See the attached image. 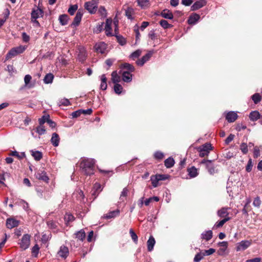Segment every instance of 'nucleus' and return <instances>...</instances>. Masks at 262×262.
<instances>
[{"mask_svg": "<svg viewBox=\"0 0 262 262\" xmlns=\"http://www.w3.org/2000/svg\"><path fill=\"white\" fill-rule=\"evenodd\" d=\"M95 161L93 159H84L80 164V168L85 174L91 175L94 173V166Z\"/></svg>", "mask_w": 262, "mask_h": 262, "instance_id": "nucleus-1", "label": "nucleus"}, {"mask_svg": "<svg viewBox=\"0 0 262 262\" xmlns=\"http://www.w3.org/2000/svg\"><path fill=\"white\" fill-rule=\"evenodd\" d=\"M98 0H92L86 2L84 4L85 8L91 14L95 13L97 9Z\"/></svg>", "mask_w": 262, "mask_h": 262, "instance_id": "nucleus-2", "label": "nucleus"}, {"mask_svg": "<svg viewBox=\"0 0 262 262\" xmlns=\"http://www.w3.org/2000/svg\"><path fill=\"white\" fill-rule=\"evenodd\" d=\"M19 245L23 250L28 249L30 245V235L28 234H24L19 243Z\"/></svg>", "mask_w": 262, "mask_h": 262, "instance_id": "nucleus-3", "label": "nucleus"}, {"mask_svg": "<svg viewBox=\"0 0 262 262\" xmlns=\"http://www.w3.org/2000/svg\"><path fill=\"white\" fill-rule=\"evenodd\" d=\"M43 11L42 10L39 8H37L36 9H34L32 10L31 13V19L33 21V22L36 24L37 26H39V23L37 20H36V19L42 17L43 15Z\"/></svg>", "mask_w": 262, "mask_h": 262, "instance_id": "nucleus-4", "label": "nucleus"}, {"mask_svg": "<svg viewBox=\"0 0 262 262\" xmlns=\"http://www.w3.org/2000/svg\"><path fill=\"white\" fill-rule=\"evenodd\" d=\"M251 245L250 241L244 240L238 243L236 246V251H244Z\"/></svg>", "mask_w": 262, "mask_h": 262, "instance_id": "nucleus-5", "label": "nucleus"}, {"mask_svg": "<svg viewBox=\"0 0 262 262\" xmlns=\"http://www.w3.org/2000/svg\"><path fill=\"white\" fill-rule=\"evenodd\" d=\"M218 245L220 247L217 252L218 255L221 256L225 255L228 247V242L226 241L219 242Z\"/></svg>", "mask_w": 262, "mask_h": 262, "instance_id": "nucleus-6", "label": "nucleus"}, {"mask_svg": "<svg viewBox=\"0 0 262 262\" xmlns=\"http://www.w3.org/2000/svg\"><path fill=\"white\" fill-rule=\"evenodd\" d=\"M35 177L38 180L43 181L45 182H48L49 178L47 175L46 172L42 169L38 170L35 173Z\"/></svg>", "mask_w": 262, "mask_h": 262, "instance_id": "nucleus-7", "label": "nucleus"}, {"mask_svg": "<svg viewBox=\"0 0 262 262\" xmlns=\"http://www.w3.org/2000/svg\"><path fill=\"white\" fill-rule=\"evenodd\" d=\"M69 254V249L65 246H61L60 247L59 250L58 251L57 254L59 256L66 259Z\"/></svg>", "mask_w": 262, "mask_h": 262, "instance_id": "nucleus-8", "label": "nucleus"}, {"mask_svg": "<svg viewBox=\"0 0 262 262\" xmlns=\"http://www.w3.org/2000/svg\"><path fill=\"white\" fill-rule=\"evenodd\" d=\"M107 45L103 42L97 43L95 46V49L97 53L104 54L105 52Z\"/></svg>", "mask_w": 262, "mask_h": 262, "instance_id": "nucleus-9", "label": "nucleus"}, {"mask_svg": "<svg viewBox=\"0 0 262 262\" xmlns=\"http://www.w3.org/2000/svg\"><path fill=\"white\" fill-rule=\"evenodd\" d=\"M112 24V19L111 18H107L105 21V32L107 36H113L114 34L112 32L111 25Z\"/></svg>", "mask_w": 262, "mask_h": 262, "instance_id": "nucleus-10", "label": "nucleus"}, {"mask_svg": "<svg viewBox=\"0 0 262 262\" xmlns=\"http://www.w3.org/2000/svg\"><path fill=\"white\" fill-rule=\"evenodd\" d=\"M206 2L205 0H199L195 2L191 7L192 11H195L205 6Z\"/></svg>", "mask_w": 262, "mask_h": 262, "instance_id": "nucleus-11", "label": "nucleus"}, {"mask_svg": "<svg viewBox=\"0 0 262 262\" xmlns=\"http://www.w3.org/2000/svg\"><path fill=\"white\" fill-rule=\"evenodd\" d=\"M228 207H223L217 211V215L221 218L230 217L229 216Z\"/></svg>", "mask_w": 262, "mask_h": 262, "instance_id": "nucleus-12", "label": "nucleus"}, {"mask_svg": "<svg viewBox=\"0 0 262 262\" xmlns=\"http://www.w3.org/2000/svg\"><path fill=\"white\" fill-rule=\"evenodd\" d=\"M19 222L14 219L9 218L6 221V226L8 228L12 229L17 227L19 225Z\"/></svg>", "mask_w": 262, "mask_h": 262, "instance_id": "nucleus-13", "label": "nucleus"}, {"mask_svg": "<svg viewBox=\"0 0 262 262\" xmlns=\"http://www.w3.org/2000/svg\"><path fill=\"white\" fill-rule=\"evenodd\" d=\"M237 117L235 112L231 111L226 114V119L228 122H233L237 119Z\"/></svg>", "mask_w": 262, "mask_h": 262, "instance_id": "nucleus-14", "label": "nucleus"}, {"mask_svg": "<svg viewBox=\"0 0 262 262\" xmlns=\"http://www.w3.org/2000/svg\"><path fill=\"white\" fill-rule=\"evenodd\" d=\"M152 55V53L149 52L145 55L143 56L141 59H139L136 61L137 64L138 66H142L145 62L148 61Z\"/></svg>", "mask_w": 262, "mask_h": 262, "instance_id": "nucleus-15", "label": "nucleus"}, {"mask_svg": "<svg viewBox=\"0 0 262 262\" xmlns=\"http://www.w3.org/2000/svg\"><path fill=\"white\" fill-rule=\"evenodd\" d=\"M200 15L196 13L192 14L188 19V23L190 25H194L200 19Z\"/></svg>", "mask_w": 262, "mask_h": 262, "instance_id": "nucleus-16", "label": "nucleus"}, {"mask_svg": "<svg viewBox=\"0 0 262 262\" xmlns=\"http://www.w3.org/2000/svg\"><path fill=\"white\" fill-rule=\"evenodd\" d=\"M82 15H83V12L79 10L76 14V16H75V17L74 19L73 22L72 23V25H74V26L78 25L81 20Z\"/></svg>", "mask_w": 262, "mask_h": 262, "instance_id": "nucleus-17", "label": "nucleus"}, {"mask_svg": "<svg viewBox=\"0 0 262 262\" xmlns=\"http://www.w3.org/2000/svg\"><path fill=\"white\" fill-rule=\"evenodd\" d=\"M122 80L125 82H129L132 80V75L128 71H123L122 73Z\"/></svg>", "mask_w": 262, "mask_h": 262, "instance_id": "nucleus-18", "label": "nucleus"}, {"mask_svg": "<svg viewBox=\"0 0 262 262\" xmlns=\"http://www.w3.org/2000/svg\"><path fill=\"white\" fill-rule=\"evenodd\" d=\"M59 137L57 134L54 133L52 134V138L51 139V142L53 146L57 147L59 145Z\"/></svg>", "mask_w": 262, "mask_h": 262, "instance_id": "nucleus-19", "label": "nucleus"}, {"mask_svg": "<svg viewBox=\"0 0 262 262\" xmlns=\"http://www.w3.org/2000/svg\"><path fill=\"white\" fill-rule=\"evenodd\" d=\"M206 167L208 169V172L211 174H213L217 172V170L215 169V167L212 164L211 161H208V162H207Z\"/></svg>", "mask_w": 262, "mask_h": 262, "instance_id": "nucleus-20", "label": "nucleus"}, {"mask_svg": "<svg viewBox=\"0 0 262 262\" xmlns=\"http://www.w3.org/2000/svg\"><path fill=\"white\" fill-rule=\"evenodd\" d=\"M155 243L154 237L152 236H150L147 242V249L149 251H151L153 250Z\"/></svg>", "mask_w": 262, "mask_h": 262, "instance_id": "nucleus-21", "label": "nucleus"}, {"mask_svg": "<svg viewBox=\"0 0 262 262\" xmlns=\"http://www.w3.org/2000/svg\"><path fill=\"white\" fill-rule=\"evenodd\" d=\"M161 16L166 19H171L173 18V14L171 11L167 9H165L162 11L161 14Z\"/></svg>", "mask_w": 262, "mask_h": 262, "instance_id": "nucleus-22", "label": "nucleus"}, {"mask_svg": "<svg viewBox=\"0 0 262 262\" xmlns=\"http://www.w3.org/2000/svg\"><path fill=\"white\" fill-rule=\"evenodd\" d=\"M138 5L143 9L148 8L150 6L149 0H137Z\"/></svg>", "mask_w": 262, "mask_h": 262, "instance_id": "nucleus-23", "label": "nucleus"}, {"mask_svg": "<svg viewBox=\"0 0 262 262\" xmlns=\"http://www.w3.org/2000/svg\"><path fill=\"white\" fill-rule=\"evenodd\" d=\"M260 115L258 111H255L250 113L249 118L252 121H256L260 118Z\"/></svg>", "mask_w": 262, "mask_h": 262, "instance_id": "nucleus-24", "label": "nucleus"}, {"mask_svg": "<svg viewBox=\"0 0 262 262\" xmlns=\"http://www.w3.org/2000/svg\"><path fill=\"white\" fill-rule=\"evenodd\" d=\"M201 236L202 239L208 241L212 237V232L211 230L206 231L202 233Z\"/></svg>", "mask_w": 262, "mask_h": 262, "instance_id": "nucleus-25", "label": "nucleus"}, {"mask_svg": "<svg viewBox=\"0 0 262 262\" xmlns=\"http://www.w3.org/2000/svg\"><path fill=\"white\" fill-rule=\"evenodd\" d=\"M106 77L104 74L101 76V84L100 88L102 90H105L107 89Z\"/></svg>", "mask_w": 262, "mask_h": 262, "instance_id": "nucleus-26", "label": "nucleus"}, {"mask_svg": "<svg viewBox=\"0 0 262 262\" xmlns=\"http://www.w3.org/2000/svg\"><path fill=\"white\" fill-rule=\"evenodd\" d=\"M230 219H231V217L224 218L222 220H221L220 221L216 222L213 226V228H219L222 227L224 225V224L225 223H226L227 222L229 221Z\"/></svg>", "mask_w": 262, "mask_h": 262, "instance_id": "nucleus-27", "label": "nucleus"}, {"mask_svg": "<svg viewBox=\"0 0 262 262\" xmlns=\"http://www.w3.org/2000/svg\"><path fill=\"white\" fill-rule=\"evenodd\" d=\"M120 213V210L119 209H116L115 210L111 211L105 215V217L106 219H111L119 215Z\"/></svg>", "mask_w": 262, "mask_h": 262, "instance_id": "nucleus-28", "label": "nucleus"}, {"mask_svg": "<svg viewBox=\"0 0 262 262\" xmlns=\"http://www.w3.org/2000/svg\"><path fill=\"white\" fill-rule=\"evenodd\" d=\"M262 150V146H254L253 149V157L254 158H257L260 156V151Z\"/></svg>", "mask_w": 262, "mask_h": 262, "instance_id": "nucleus-29", "label": "nucleus"}, {"mask_svg": "<svg viewBox=\"0 0 262 262\" xmlns=\"http://www.w3.org/2000/svg\"><path fill=\"white\" fill-rule=\"evenodd\" d=\"M112 81L115 84L118 83L120 81V77L118 75L117 71H113L112 73Z\"/></svg>", "mask_w": 262, "mask_h": 262, "instance_id": "nucleus-30", "label": "nucleus"}, {"mask_svg": "<svg viewBox=\"0 0 262 262\" xmlns=\"http://www.w3.org/2000/svg\"><path fill=\"white\" fill-rule=\"evenodd\" d=\"M31 155L34 157V159L36 161L40 160L42 157V155L40 151L31 150Z\"/></svg>", "mask_w": 262, "mask_h": 262, "instance_id": "nucleus-31", "label": "nucleus"}, {"mask_svg": "<svg viewBox=\"0 0 262 262\" xmlns=\"http://www.w3.org/2000/svg\"><path fill=\"white\" fill-rule=\"evenodd\" d=\"M134 10L131 7H127L125 10V16L130 19H133V15L134 14Z\"/></svg>", "mask_w": 262, "mask_h": 262, "instance_id": "nucleus-32", "label": "nucleus"}, {"mask_svg": "<svg viewBox=\"0 0 262 262\" xmlns=\"http://www.w3.org/2000/svg\"><path fill=\"white\" fill-rule=\"evenodd\" d=\"M69 20V17L66 14H63L61 15L59 17V20L60 21V23L64 26L68 24Z\"/></svg>", "mask_w": 262, "mask_h": 262, "instance_id": "nucleus-33", "label": "nucleus"}, {"mask_svg": "<svg viewBox=\"0 0 262 262\" xmlns=\"http://www.w3.org/2000/svg\"><path fill=\"white\" fill-rule=\"evenodd\" d=\"M152 185L154 187H157L159 185V180L157 174L152 175L150 177Z\"/></svg>", "mask_w": 262, "mask_h": 262, "instance_id": "nucleus-34", "label": "nucleus"}, {"mask_svg": "<svg viewBox=\"0 0 262 262\" xmlns=\"http://www.w3.org/2000/svg\"><path fill=\"white\" fill-rule=\"evenodd\" d=\"M164 164L167 168H171L174 164V161L172 158H168L164 161Z\"/></svg>", "mask_w": 262, "mask_h": 262, "instance_id": "nucleus-35", "label": "nucleus"}, {"mask_svg": "<svg viewBox=\"0 0 262 262\" xmlns=\"http://www.w3.org/2000/svg\"><path fill=\"white\" fill-rule=\"evenodd\" d=\"M53 78V75L51 73H49L45 76L43 79L44 82L46 84L51 83L52 82Z\"/></svg>", "mask_w": 262, "mask_h": 262, "instance_id": "nucleus-36", "label": "nucleus"}, {"mask_svg": "<svg viewBox=\"0 0 262 262\" xmlns=\"http://www.w3.org/2000/svg\"><path fill=\"white\" fill-rule=\"evenodd\" d=\"M188 172L191 178L195 177L198 175V170L193 166L188 169Z\"/></svg>", "mask_w": 262, "mask_h": 262, "instance_id": "nucleus-37", "label": "nucleus"}, {"mask_svg": "<svg viewBox=\"0 0 262 262\" xmlns=\"http://www.w3.org/2000/svg\"><path fill=\"white\" fill-rule=\"evenodd\" d=\"M198 148L208 153H209L210 151L212 150V146L210 143H206Z\"/></svg>", "mask_w": 262, "mask_h": 262, "instance_id": "nucleus-38", "label": "nucleus"}, {"mask_svg": "<svg viewBox=\"0 0 262 262\" xmlns=\"http://www.w3.org/2000/svg\"><path fill=\"white\" fill-rule=\"evenodd\" d=\"M76 238L80 241H83L85 237V233L84 231L82 230H81L78 231L76 234Z\"/></svg>", "mask_w": 262, "mask_h": 262, "instance_id": "nucleus-39", "label": "nucleus"}, {"mask_svg": "<svg viewBox=\"0 0 262 262\" xmlns=\"http://www.w3.org/2000/svg\"><path fill=\"white\" fill-rule=\"evenodd\" d=\"M64 219L66 224L68 225L69 223L73 222L74 220V217L71 214L66 213V215H64Z\"/></svg>", "mask_w": 262, "mask_h": 262, "instance_id": "nucleus-40", "label": "nucleus"}, {"mask_svg": "<svg viewBox=\"0 0 262 262\" xmlns=\"http://www.w3.org/2000/svg\"><path fill=\"white\" fill-rule=\"evenodd\" d=\"M101 187V186L99 183H96L94 185V187H93L94 192L93 193V194L96 195L97 193H99V192H100L102 190Z\"/></svg>", "mask_w": 262, "mask_h": 262, "instance_id": "nucleus-41", "label": "nucleus"}, {"mask_svg": "<svg viewBox=\"0 0 262 262\" xmlns=\"http://www.w3.org/2000/svg\"><path fill=\"white\" fill-rule=\"evenodd\" d=\"M240 149L243 154H247L248 152V145L246 143H242L240 145Z\"/></svg>", "mask_w": 262, "mask_h": 262, "instance_id": "nucleus-42", "label": "nucleus"}, {"mask_svg": "<svg viewBox=\"0 0 262 262\" xmlns=\"http://www.w3.org/2000/svg\"><path fill=\"white\" fill-rule=\"evenodd\" d=\"M18 54L17 53V52H16V51L15 50V49L14 48L12 49L6 55V59H9L10 58H12L13 57H14L16 55H17Z\"/></svg>", "mask_w": 262, "mask_h": 262, "instance_id": "nucleus-43", "label": "nucleus"}, {"mask_svg": "<svg viewBox=\"0 0 262 262\" xmlns=\"http://www.w3.org/2000/svg\"><path fill=\"white\" fill-rule=\"evenodd\" d=\"M122 89L123 88L120 84L118 83L115 84L114 86V90L116 94H120L122 92Z\"/></svg>", "mask_w": 262, "mask_h": 262, "instance_id": "nucleus-44", "label": "nucleus"}, {"mask_svg": "<svg viewBox=\"0 0 262 262\" xmlns=\"http://www.w3.org/2000/svg\"><path fill=\"white\" fill-rule=\"evenodd\" d=\"M10 156L16 157L19 159H23L25 157V154L21 153L20 155L16 151H12L10 154Z\"/></svg>", "mask_w": 262, "mask_h": 262, "instance_id": "nucleus-45", "label": "nucleus"}, {"mask_svg": "<svg viewBox=\"0 0 262 262\" xmlns=\"http://www.w3.org/2000/svg\"><path fill=\"white\" fill-rule=\"evenodd\" d=\"M160 24L164 29H167L172 26L170 24H169L167 22V20H164V19H162V20H160Z\"/></svg>", "mask_w": 262, "mask_h": 262, "instance_id": "nucleus-46", "label": "nucleus"}, {"mask_svg": "<svg viewBox=\"0 0 262 262\" xmlns=\"http://www.w3.org/2000/svg\"><path fill=\"white\" fill-rule=\"evenodd\" d=\"M129 234L133 241L137 244L138 242V236L132 229L129 230Z\"/></svg>", "mask_w": 262, "mask_h": 262, "instance_id": "nucleus-47", "label": "nucleus"}, {"mask_svg": "<svg viewBox=\"0 0 262 262\" xmlns=\"http://www.w3.org/2000/svg\"><path fill=\"white\" fill-rule=\"evenodd\" d=\"M36 132L40 135H43L46 133V129L42 125H40L36 127Z\"/></svg>", "mask_w": 262, "mask_h": 262, "instance_id": "nucleus-48", "label": "nucleus"}, {"mask_svg": "<svg viewBox=\"0 0 262 262\" xmlns=\"http://www.w3.org/2000/svg\"><path fill=\"white\" fill-rule=\"evenodd\" d=\"M252 99L254 103L257 104L261 100V96L258 93H256L252 96Z\"/></svg>", "mask_w": 262, "mask_h": 262, "instance_id": "nucleus-49", "label": "nucleus"}, {"mask_svg": "<svg viewBox=\"0 0 262 262\" xmlns=\"http://www.w3.org/2000/svg\"><path fill=\"white\" fill-rule=\"evenodd\" d=\"M204 256L202 252L198 253L195 255L193 260L195 262H199L203 258Z\"/></svg>", "mask_w": 262, "mask_h": 262, "instance_id": "nucleus-50", "label": "nucleus"}, {"mask_svg": "<svg viewBox=\"0 0 262 262\" xmlns=\"http://www.w3.org/2000/svg\"><path fill=\"white\" fill-rule=\"evenodd\" d=\"M78 9V6L77 5H74L70 6V7L68 9V12L72 15H74L75 11Z\"/></svg>", "mask_w": 262, "mask_h": 262, "instance_id": "nucleus-51", "label": "nucleus"}, {"mask_svg": "<svg viewBox=\"0 0 262 262\" xmlns=\"http://www.w3.org/2000/svg\"><path fill=\"white\" fill-rule=\"evenodd\" d=\"M122 67L124 69H126V70H128L130 72H133L134 71V67L129 63H124L122 65Z\"/></svg>", "mask_w": 262, "mask_h": 262, "instance_id": "nucleus-52", "label": "nucleus"}, {"mask_svg": "<svg viewBox=\"0 0 262 262\" xmlns=\"http://www.w3.org/2000/svg\"><path fill=\"white\" fill-rule=\"evenodd\" d=\"M98 12L100 13L102 17H105L106 16V10L104 7H100L98 9Z\"/></svg>", "mask_w": 262, "mask_h": 262, "instance_id": "nucleus-53", "label": "nucleus"}, {"mask_svg": "<svg viewBox=\"0 0 262 262\" xmlns=\"http://www.w3.org/2000/svg\"><path fill=\"white\" fill-rule=\"evenodd\" d=\"M261 204V201L259 196L255 198L253 201V205L254 206L259 208Z\"/></svg>", "mask_w": 262, "mask_h": 262, "instance_id": "nucleus-54", "label": "nucleus"}, {"mask_svg": "<svg viewBox=\"0 0 262 262\" xmlns=\"http://www.w3.org/2000/svg\"><path fill=\"white\" fill-rule=\"evenodd\" d=\"M70 104V102L68 99L62 98L59 102V105L68 106Z\"/></svg>", "mask_w": 262, "mask_h": 262, "instance_id": "nucleus-55", "label": "nucleus"}, {"mask_svg": "<svg viewBox=\"0 0 262 262\" xmlns=\"http://www.w3.org/2000/svg\"><path fill=\"white\" fill-rule=\"evenodd\" d=\"M128 192V190L127 189V188H124L120 194V199L122 201H124L123 198H125L127 196Z\"/></svg>", "mask_w": 262, "mask_h": 262, "instance_id": "nucleus-56", "label": "nucleus"}, {"mask_svg": "<svg viewBox=\"0 0 262 262\" xmlns=\"http://www.w3.org/2000/svg\"><path fill=\"white\" fill-rule=\"evenodd\" d=\"M141 54V51L140 50H137L134 52L130 55V57L135 59L138 57Z\"/></svg>", "mask_w": 262, "mask_h": 262, "instance_id": "nucleus-57", "label": "nucleus"}, {"mask_svg": "<svg viewBox=\"0 0 262 262\" xmlns=\"http://www.w3.org/2000/svg\"><path fill=\"white\" fill-rule=\"evenodd\" d=\"M14 49L18 54L24 52V51L26 49V47L24 46H20L19 47L14 48Z\"/></svg>", "mask_w": 262, "mask_h": 262, "instance_id": "nucleus-58", "label": "nucleus"}, {"mask_svg": "<svg viewBox=\"0 0 262 262\" xmlns=\"http://www.w3.org/2000/svg\"><path fill=\"white\" fill-rule=\"evenodd\" d=\"M215 252V250L213 248H210L208 250H205L203 253L204 256L210 255Z\"/></svg>", "mask_w": 262, "mask_h": 262, "instance_id": "nucleus-59", "label": "nucleus"}, {"mask_svg": "<svg viewBox=\"0 0 262 262\" xmlns=\"http://www.w3.org/2000/svg\"><path fill=\"white\" fill-rule=\"evenodd\" d=\"M49 119V115L43 116L41 118L39 119V123L40 125H43Z\"/></svg>", "mask_w": 262, "mask_h": 262, "instance_id": "nucleus-60", "label": "nucleus"}, {"mask_svg": "<svg viewBox=\"0 0 262 262\" xmlns=\"http://www.w3.org/2000/svg\"><path fill=\"white\" fill-rule=\"evenodd\" d=\"M39 248L38 246L36 244L32 248V253L34 254V256L36 257L39 252Z\"/></svg>", "mask_w": 262, "mask_h": 262, "instance_id": "nucleus-61", "label": "nucleus"}, {"mask_svg": "<svg viewBox=\"0 0 262 262\" xmlns=\"http://www.w3.org/2000/svg\"><path fill=\"white\" fill-rule=\"evenodd\" d=\"M154 157L156 159L162 160L164 158V154L161 151H157L154 154Z\"/></svg>", "mask_w": 262, "mask_h": 262, "instance_id": "nucleus-62", "label": "nucleus"}, {"mask_svg": "<svg viewBox=\"0 0 262 262\" xmlns=\"http://www.w3.org/2000/svg\"><path fill=\"white\" fill-rule=\"evenodd\" d=\"M82 110H77L76 111L73 112L71 114V116H72V118H77V117L80 116L82 114Z\"/></svg>", "mask_w": 262, "mask_h": 262, "instance_id": "nucleus-63", "label": "nucleus"}, {"mask_svg": "<svg viewBox=\"0 0 262 262\" xmlns=\"http://www.w3.org/2000/svg\"><path fill=\"white\" fill-rule=\"evenodd\" d=\"M47 225L48 227L51 229H55L57 227L56 223L53 221H48Z\"/></svg>", "mask_w": 262, "mask_h": 262, "instance_id": "nucleus-64", "label": "nucleus"}]
</instances>
